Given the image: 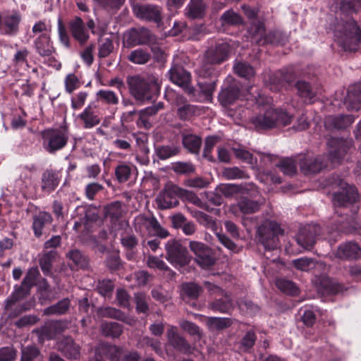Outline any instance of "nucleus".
<instances>
[{
	"instance_id": "nucleus-1",
	"label": "nucleus",
	"mask_w": 361,
	"mask_h": 361,
	"mask_svg": "<svg viewBox=\"0 0 361 361\" xmlns=\"http://www.w3.org/2000/svg\"><path fill=\"white\" fill-rule=\"evenodd\" d=\"M130 94L137 101L149 100L152 94L159 88L157 78L154 75L143 77L141 75L128 76L126 79Z\"/></svg>"
},
{
	"instance_id": "nucleus-2",
	"label": "nucleus",
	"mask_w": 361,
	"mask_h": 361,
	"mask_svg": "<svg viewBox=\"0 0 361 361\" xmlns=\"http://www.w3.org/2000/svg\"><path fill=\"white\" fill-rule=\"evenodd\" d=\"M342 26V30L337 28L334 34L338 45L344 51L357 50L358 44L361 43V29L351 18H348Z\"/></svg>"
},
{
	"instance_id": "nucleus-3",
	"label": "nucleus",
	"mask_w": 361,
	"mask_h": 361,
	"mask_svg": "<svg viewBox=\"0 0 361 361\" xmlns=\"http://www.w3.org/2000/svg\"><path fill=\"white\" fill-rule=\"evenodd\" d=\"M284 233V229L276 221L266 220L258 226L257 238L266 250H274L279 246V237Z\"/></svg>"
},
{
	"instance_id": "nucleus-4",
	"label": "nucleus",
	"mask_w": 361,
	"mask_h": 361,
	"mask_svg": "<svg viewBox=\"0 0 361 361\" xmlns=\"http://www.w3.org/2000/svg\"><path fill=\"white\" fill-rule=\"evenodd\" d=\"M292 116L282 109L269 108L264 114L252 118V123L258 129H268L276 126H286L290 123Z\"/></svg>"
},
{
	"instance_id": "nucleus-5",
	"label": "nucleus",
	"mask_w": 361,
	"mask_h": 361,
	"mask_svg": "<svg viewBox=\"0 0 361 361\" xmlns=\"http://www.w3.org/2000/svg\"><path fill=\"white\" fill-rule=\"evenodd\" d=\"M229 45L223 42L209 47L204 53L200 71L204 77L212 75L214 65L224 62L228 58Z\"/></svg>"
},
{
	"instance_id": "nucleus-6",
	"label": "nucleus",
	"mask_w": 361,
	"mask_h": 361,
	"mask_svg": "<svg viewBox=\"0 0 361 361\" xmlns=\"http://www.w3.org/2000/svg\"><path fill=\"white\" fill-rule=\"evenodd\" d=\"M166 259L175 268L180 269L191 261L187 248L176 239H170L165 244Z\"/></svg>"
},
{
	"instance_id": "nucleus-7",
	"label": "nucleus",
	"mask_w": 361,
	"mask_h": 361,
	"mask_svg": "<svg viewBox=\"0 0 361 361\" xmlns=\"http://www.w3.org/2000/svg\"><path fill=\"white\" fill-rule=\"evenodd\" d=\"M250 32L253 35V40L259 45H284L290 37V34L282 31L271 32L266 35L264 25L261 23L254 24L250 28Z\"/></svg>"
},
{
	"instance_id": "nucleus-8",
	"label": "nucleus",
	"mask_w": 361,
	"mask_h": 361,
	"mask_svg": "<svg viewBox=\"0 0 361 361\" xmlns=\"http://www.w3.org/2000/svg\"><path fill=\"white\" fill-rule=\"evenodd\" d=\"M43 147L50 154L63 149L68 142L66 132L58 129H47L42 133Z\"/></svg>"
},
{
	"instance_id": "nucleus-9",
	"label": "nucleus",
	"mask_w": 361,
	"mask_h": 361,
	"mask_svg": "<svg viewBox=\"0 0 361 361\" xmlns=\"http://www.w3.org/2000/svg\"><path fill=\"white\" fill-rule=\"evenodd\" d=\"M135 224L136 228L140 231L145 230L152 235H156L161 238H166L169 235V232L161 226L153 215L140 214L135 217Z\"/></svg>"
},
{
	"instance_id": "nucleus-10",
	"label": "nucleus",
	"mask_w": 361,
	"mask_h": 361,
	"mask_svg": "<svg viewBox=\"0 0 361 361\" xmlns=\"http://www.w3.org/2000/svg\"><path fill=\"white\" fill-rule=\"evenodd\" d=\"M183 194V190L176 185L168 183L156 198L158 207L167 209L178 204V197Z\"/></svg>"
},
{
	"instance_id": "nucleus-11",
	"label": "nucleus",
	"mask_w": 361,
	"mask_h": 361,
	"mask_svg": "<svg viewBox=\"0 0 361 361\" xmlns=\"http://www.w3.org/2000/svg\"><path fill=\"white\" fill-rule=\"evenodd\" d=\"M189 247L195 255V262L202 269H208L215 264L216 259L212 249L204 243L192 240Z\"/></svg>"
},
{
	"instance_id": "nucleus-12",
	"label": "nucleus",
	"mask_w": 361,
	"mask_h": 361,
	"mask_svg": "<svg viewBox=\"0 0 361 361\" xmlns=\"http://www.w3.org/2000/svg\"><path fill=\"white\" fill-rule=\"evenodd\" d=\"M339 187L341 190L334 194L333 202L335 206L345 207L355 202L359 199V194L355 186L341 180Z\"/></svg>"
},
{
	"instance_id": "nucleus-13",
	"label": "nucleus",
	"mask_w": 361,
	"mask_h": 361,
	"mask_svg": "<svg viewBox=\"0 0 361 361\" xmlns=\"http://www.w3.org/2000/svg\"><path fill=\"white\" fill-rule=\"evenodd\" d=\"M351 145L352 142L350 140H344L337 137L329 139L328 141L329 148V159L331 163L334 166L338 164Z\"/></svg>"
},
{
	"instance_id": "nucleus-14",
	"label": "nucleus",
	"mask_w": 361,
	"mask_h": 361,
	"mask_svg": "<svg viewBox=\"0 0 361 361\" xmlns=\"http://www.w3.org/2000/svg\"><path fill=\"white\" fill-rule=\"evenodd\" d=\"M293 78L292 71H279L275 73L265 72L264 74V82L271 91H280L287 83L291 82Z\"/></svg>"
},
{
	"instance_id": "nucleus-15",
	"label": "nucleus",
	"mask_w": 361,
	"mask_h": 361,
	"mask_svg": "<svg viewBox=\"0 0 361 361\" xmlns=\"http://www.w3.org/2000/svg\"><path fill=\"white\" fill-rule=\"evenodd\" d=\"M134 15L143 20L159 23L161 20V8L153 4H135L133 6Z\"/></svg>"
},
{
	"instance_id": "nucleus-16",
	"label": "nucleus",
	"mask_w": 361,
	"mask_h": 361,
	"mask_svg": "<svg viewBox=\"0 0 361 361\" xmlns=\"http://www.w3.org/2000/svg\"><path fill=\"white\" fill-rule=\"evenodd\" d=\"M321 232L317 224H307L300 228L297 236V243L305 250H310L315 243V239Z\"/></svg>"
},
{
	"instance_id": "nucleus-17",
	"label": "nucleus",
	"mask_w": 361,
	"mask_h": 361,
	"mask_svg": "<svg viewBox=\"0 0 361 361\" xmlns=\"http://www.w3.org/2000/svg\"><path fill=\"white\" fill-rule=\"evenodd\" d=\"M227 85L222 88L219 94V101L224 106H228L234 103L240 95V87L238 82L228 78L226 80Z\"/></svg>"
},
{
	"instance_id": "nucleus-18",
	"label": "nucleus",
	"mask_w": 361,
	"mask_h": 361,
	"mask_svg": "<svg viewBox=\"0 0 361 361\" xmlns=\"http://www.w3.org/2000/svg\"><path fill=\"white\" fill-rule=\"evenodd\" d=\"M77 118L80 121L85 129H90L99 125L101 122L99 113L92 104L87 106L84 110L78 115Z\"/></svg>"
},
{
	"instance_id": "nucleus-19",
	"label": "nucleus",
	"mask_w": 361,
	"mask_h": 361,
	"mask_svg": "<svg viewBox=\"0 0 361 361\" xmlns=\"http://www.w3.org/2000/svg\"><path fill=\"white\" fill-rule=\"evenodd\" d=\"M57 349L69 360H77L80 356V346L71 337L61 338L57 343Z\"/></svg>"
},
{
	"instance_id": "nucleus-20",
	"label": "nucleus",
	"mask_w": 361,
	"mask_h": 361,
	"mask_svg": "<svg viewBox=\"0 0 361 361\" xmlns=\"http://www.w3.org/2000/svg\"><path fill=\"white\" fill-rule=\"evenodd\" d=\"M33 47L36 53L42 57H49L56 51L50 34L39 35L34 40Z\"/></svg>"
},
{
	"instance_id": "nucleus-21",
	"label": "nucleus",
	"mask_w": 361,
	"mask_h": 361,
	"mask_svg": "<svg viewBox=\"0 0 361 361\" xmlns=\"http://www.w3.org/2000/svg\"><path fill=\"white\" fill-rule=\"evenodd\" d=\"M68 27L72 37L80 44H84L90 36L85 27V23L80 17H75L68 23Z\"/></svg>"
},
{
	"instance_id": "nucleus-22",
	"label": "nucleus",
	"mask_w": 361,
	"mask_h": 361,
	"mask_svg": "<svg viewBox=\"0 0 361 361\" xmlns=\"http://www.w3.org/2000/svg\"><path fill=\"white\" fill-rule=\"evenodd\" d=\"M336 255L343 259H357L361 257V248L354 242H347L338 246Z\"/></svg>"
},
{
	"instance_id": "nucleus-23",
	"label": "nucleus",
	"mask_w": 361,
	"mask_h": 361,
	"mask_svg": "<svg viewBox=\"0 0 361 361\" xmlns=\"http://www.w3.org/2000/svg\"><path fill=\"white\" fill-rule=\"evenodd\" d=\"M21 19L22 16L18 11H12L1 16V22L6 27L5 33L9 35H16L18 32Z\"/></svg>"
},
{
	"instance_id": "nucleus-24",
	"label": "nucleus",
	"mask_w": 361,
	"mask_h": 361,
	"mask_svg": "<svg viewBox=\"0 0 361 361\" xmlns=\"http://www.w3.org/2000/svg\"><path fill=\"white\" fill-rule=\"evenodd\" d=\"M169 78L174 84L187 87L190 81V74L181 66L173 65L169 71Z\"/></svg>"
},
{
	"instance_id": "nucleus-25",
	"label": "nucleus",
	"mask_w": 361,
	"mask_h": 361,
	"mask_svg": "<svg viewBox=\"0 0 361 361\" xmlns=\"http://www.w3.org/2000/svg\"><path fill=\"white\" fill-rule=\"evenodd\" d=\"M354 120L352 115L329 116L325 118L324 126L330 130L343 129L350 126Z\"/></svg>"
},
{
	"instance_id": "nucleus-26",
	"label": "nucleus",
	"mask_w": 361,
	"mask_h": 361,
	"mask_svg": "<svg viewBox=\"0 0 361 361\" xmlns=\"http://www.w3.org/2000/svg\"><path fill=\"white\" fill-rule=\"evenodd\" d=\"M53 221V218L49 212H39L32 217V229L34 235L37 238H39L43 234V229L50 225Z\"/></svg>"
},
{
	"instance_id": "nucleus-27",
	"label": "nucleus",
	"mask_w": 361,
	"mask_h": 361,
	"mask_svg": "<svg viewBox=\"0 0 361 361\" xmlns=\"http://www.w3.org/2000/svg\"><path fill=\"white\" fill-rule=\"evenodd\" d=\"M221 298L216 299L209 304V308L214 312L230 313L233 309V302L231 294L225 291V294H219Z\"/></svg>"
},
{
	"instance_id": "nucleus-28",
	"label": "nucleus",
	"mask_w": 361,
	"mask_h": 361,
	"mask_svg": "<svg viewBox=\"0 0 361 361\" xmlns=\"http://www.w3.org/2000/svg\"><path fill=\"white\" fill-rule=\"evenodd\" d=\"M264 199L259 197L257 200L242 197L236 204V207L244 214H250L258 212L264 204Z\"/></svg>"
},
{
	"instance_id": "nucleus-29",
	"label": "nucleus",
	"mask_w": 361,
	"mask_h": 361,
	"mask_svg": "<svg viewBox=\"0 0 361 361\" xmlns=\"http://www.w3.org/2000/svg\"><path fill=\"white\" fill-rule=\"evenodd\" d=\"M59 182V173L52 169H47L42 175V190L50 193L56 188Z\"/></svg>"
},
{
	"instance_id": "nucleus-30",
	"label": "nucleus",
	"mask_w": 361,
	"mask_h": 361,
	"mask_svg": "<svg viewBox=\"0 0 361 361\" xmlns=\"http://www.w3.org/2000/svg\"><path fill=\"white\" fill-rule=\"evenodd\" d=\"M327 166L321 157L313 159H307L300 164V169L305 174L317 173Z\"/></svg>"
},
{
	"instance_id": "nucleus-31",
	"label": "nucleus",
	"mask_w": 361,
	"mask_h": 361,
	"mask_svg": "<svg viewBox=\"0 0 361 361\" xmlns=\"http://www.w3.org/2000/svg\"><path fill=\"white\" fill-rule=\"evenodd\" d=\"M99 314L104 317H109L115 319L122 321L123 322L133 326L135 324L136 320L133 317H130L121 310H117L114 307H104L100 308L99 310Z\"/></svg>"
},
{
	"instance_id": "nucleus-32",
	"label": "nucleus",
	"mask_w": 361,
	"mask_h": 361,
	"mask_svg": "<svg viewBox=\"0 0 361 361\" xmlns=\"http://www.w3.org/2000/svg\"><path fill=\"white\" fill-rule=\"evenodd\" d=\"M176 104L177 106V115L181 120H188L196 113L197 107L188 103L183 97H177Z\"/></svg>"
},
{
	"instance_id": "nucleus-33",
	"label": "nucleus",
	"mask_w": 361,
	"mask_h": 361,
	"mask_svg": "<svg viewBox=\"0 0 361 361\" xmlns=\"http://www.w3.org/2000/svg\"><path fill=\"white\" fill-rule=\"evenodd\" d=\"M35 164L25 165L20 168L19 178L18 180L21 190L27 189L32 184V173L37 171Z\"/></svg>"
},
{
	"instance_id": "nucleus-34",
	"label": "nucleus",
	"mask_w": 361,
	"mask_h": 361,
	"mask_svg": "<svg viewBox=\"0 0 361 361\" xmlns=\"http://www.w3.org/2000/svg\"><path fill=\"white\" fill-rule=\"evenodd\" d=\"M206 8L203 0H190L185 8V15L191 19L202 18L205 15Z\"/></svg>"
},
{
	"instance_id": "nucleus-35",
	"label": "nucleus",
	"mask_w": 361,
	"mask_h": 361,
	"mask_svg": "<svg viewBox=\"0 0 361 361\" xmlns=\"http://www.w3.org/2000/svg\"><path fill=\"white\" fill-rule=\"evenodd\" d=\"M164 108L162 102H159L152 106H148L138 111V120L137 121L138 126H143L146 128H149V123L148 117L155 115L159 110Z\"/></svg>"
},
{
	"instance_id": "nucleus-36",
	"label": "nucleus",
	"mask_w": 361,
	"mask_h": 361,
	"mask_svg": "<svg viewBox=\"0 0 361 361\" xmlns=\"http://www.w3.org/2000/svg\"><path fill=\"white\" fill-rule=\"evenodd\" d=\"M167 336L169 342L172 345L178 349L179 350L188 353H190V346L188 343L181 337L175 330L174 328H171L167 331Z\"/></svg>"
},
{
	"instance_id": "nucleus-37",
	"label": "nucleus",
	"mask_w": 361,
	"mask_h": 361,
	"mask_svg": "<svg viewBox=\"0 0 361 361\" xmlns=\"http://www.w3.org/2000/svg\"><path fill=\"white\" fill-rule=\"evenodd\" d=\"M182 142L190 152L198 154L202 145V139L196 135L183 133Z\"/></svg>"
},
{
	"instance_id": "nucleus-38",
	"label": "nucleus",
	"mask_w": 361,
	"mask_h": 361,
	"mask_svg": "<svg viewBox=\"0 0 361 361\" xmlns=\"http://www.w3.org/2000/svg\"><path fill=\"white\" fill-rule=\"evenodd\" d=\"M30 289L26 286H24L22 283L20 286L16 287L12 295L6 300V310H11L13 305H15L16 302L23 299L30 294Z\"/></svg>"
},
{
	"instance_id": "nucleus-39",
	"label": "nucleus",
	"mask_w": 361,
	"mask_h": 361,
	"mask_svg": "<svg viewBox=\"0 0 361 361\" xmlns=\"http://www.w3.org/2000/svg\"><path fill=\"white\" fill-rule=\"evenodd\" d=\"M66 257L78 268L87 269L89 267V259L78 249L70 250L67 252Z\"/></svg>"
},
{
	"instance_id": "nucleus-40",
	"label": "nucleus",
	"mask_w": 361,
	"mask_h": 361,
	"mask_svg": "<svg viewBox=\"0 0 361 361\" xmlns=\"http://www.w3.org/2000/svg\"><path fill=\"white\" fill-rule=\"evenodd\" d=\"M132 42L142 44L149 42L152 39L150 31L147 28L133 29L129 32Z\"/></svg>"
},
{
	"instance_id": "nucleus-41",
	"label": "nucleus",
	"mask_w": 361,
	"mask_h": 361,
	"mask_svg": "<svg viewBox=\"0 0 361 361\" xmlns=\"http://www.w3.org/2000/svg\"><path fill=\"white\" fill-rule=\"evenodd\" d=\"M101 353L109 361H120L123 353V349L122 347L116 345H103L101 347Z\"/></svg>"
},
{
	"instance_id": "nucleus-42",
	"label": "nucleus",
	"mask_w": 361,
	"mask_h": 361,
	"mask_svg": "<svg viewBox=\"0 0 361 361\" xmlns=\"http://www.w3.org/2000/svg\"><path fill=\"white\" fill-rule=\"evenodd\" d=\"M70 305V300L68 298H64L57 303L44 309V314L46 315L63 314L68 312Z\"/></svg>"
},
{
	"instance_id": "nucleus-43",
	"label": "nucleus",
	"mask_w": 361,
	"mask_h": 361,
	"mask_svg": "<svg viewBox=\"0 0 361 361\" xmlns=\"http://www.w3.org/2000/svg\"><path fill=\"white\" fill-rule=\"evenodd\" d=\"M101 329L105 336L113 338H118L123 333V326L117 322H103Z\"/></svg>"
},
{
	"instance_id": "nucleus-44",
	"label": "nucleus",
	"mask_w": 361,
	"mask_h": 361,
	"mask_svg": "<svg viewBox=\"0 0 361 361\" xmlns=\"http://www.w3.org/2000/svg\"><path fill=\"white\" fill-rule=\"evenodd\" d=\"M298 94L304 103H312L315 96L309 83L305 81H298L296 84Z\"/></svg>"
},
{
	"instance_id": "nucleus-45",
	"label": "nucleus",
	"mask_w": 361,
	"mask_h": 361,
	"mask_svg": "<svg viewBox=\"0 0 361 361\" xmlns=\"http://www.w3.org/2000/svg\"><path fill=\"white\" fill-rule=\"evenodd\" d=\"M348 102L353 104V108L359 109L361 105V84L350 87L346 97Z\"/></svg>"
},
{
	"instance_id": "nucleus-46",
	"label": "nucleus",
	"mask_w": 361,
	"mask_h": 361,
	"mask_svg": "<svg viewBox=\"0 0 361 361\" xmlns=\"http://www.w3.org/2000/svg\"><path fill=\"white\" fill-rule=\"evenodd\" d=\"M96 96L99 101L108 105H116L119 102L117 94L110 90H99Z\"/></svg>"
},
{
	"instance_id": "nucleus-47",
	"label": "nucleus",
	"mask_w": 361,
	"mask_h": 361,
	"mask_svg": "<svg viewBox=\"0 0 361 361\" xmlns=\"http://www.w3.org/2000/svg\"><path fill=\"white\" fill-rule=\"evenodd\" d=\"M56 255L57 252L55 250H50L42 255L39 259V266L44 274L48 275L51 273V264Z\"/></svg>"
},
{
	"instance_id": "nucleus-48",
	"label": "nucleus",
	"mask_w": 361,
	"mask_h": 361,
	"mask_svg": "<svg viewBox=\"0 0 361 361\" xmlns=\"http://www.w3.org/2000/svg\"><path fill=\"white\" fill-rule=\"evenodd\" d=\"M105 216L112 221H117L123 214L122 205L120 202H114L105 207Z\"/></svg>"
},
{
	"instance_id": "nucleus-49",
	"label": "nucleus",
	"mask_w": 361,
	"mask_h": 361,
	"mask_svg": "<svg viewBox=\"0 0 361 361\" xmlns=\"http://www.w3.org/2000/svg\"><path fill=\"white\" fill-rule=\"evenodd\" d=\"M193 216L204 226L210 228L214 231H217V224L211 216L200 211H195L193 214Z\"/></svg>"
},
{
	"instance_id": "nucleus-50",
	"label": "nucleus",
	"mask_w": 361,
	"mask_h": 361,
	"mask_svg": "<svg viewBox=\"0 0 361 361\" xmlns=\"http://www.w3.org/2000/svg\"><path fill=\"white\" fill-rule=\"evenodd\" d=\"M128 59L135 64H145L150 59V54L147 51L142 49H137L131 51L128 56Z\"/></svg>"
},
{
	"instance_id": "nucleus-51",
	"label": "nucleus",
	"mask_w": 361,
	"mask_h": 361,
	"mask_svg": "<svg viewBox=\"0 0 361 361\" xmlns=\"http://www.w3.org/2000/svg\"><path fill=\"white\" fill-rule=\"evenodd\" d=\"M232 321L229 318L225 317H209L207 324L210 329L215 330H222L232 325Z\"/></svg>"
},
{
	"instance_id": "nucleus-52",
	"label": "nucleus",
	"mask_w": 361,
	"mask_h": 361,
	"mask_svg": "<svg viewBox=\"0 0 361 361\" xmlns=\"http://www.w3.org/2000/svg\"><path fill=\"white\" fill-rule=\"evenodd\" d=\"M222 175L228 180L249 178V175L247 173L235 166L224 169Z\"/></svg>"
},
{
	"instance_id": "nucleus-53",
	"label": "nucleus",
	"mask_w": 361,
	"mask_h": 361,
	"mask_svg": "<svg viewBox=\"0 0 361 361\" xmlns=\"http://www.w3.org/2000/svg\"><path fill=\"white\" fill-rule=\"evenodd\" d=\"M234 71L239 76L245 78H250L255 74V71L252 66L244 62H238L235 64Z\"/></svg>"
},
{
	"instance_id": "nucleus-54",
	"label": "nucleus",
	"mask_w": 361,
	"mask_h": 361,
	"mask_svg": "<svg viewBox=\"0 0 361 361\" xmlns=\"http://www.w3.org/2000/svg\"><path fill=\"white\" fill-rule=\"evenodd\" d=\"M221 20L224 25H236L243 23L240 16L232 10L224 12L221 16Z\"/></svg>"
},
{
	"instance_id": "nucleus-55",
	"label": "nucleus",
	"mask_w": 361,
	"mask_h": 361,
	"mask_svg": "<svg viewBox=\"0 0 361 361\" xmlns=\"http://www.w3.org/2000/svg\"><path fill=\"white\" fill-rule=\"evenodd\" d=\"M183 297H188L189 299H197L201 291L200 286L194 283H184L182 287Z\"/></svg>"
},
{
	"instance_id": "nucleus-56",
	"label": "nucleus",
	"mask_w": 361,
	"mask_h": 361,
	"mask_svg": "<svg viewBox=\"0 0 361 361\" xmlns=\"http://www.w3.org/2000/svg\"><path fill=\"white\" fill-rule=\"evenodd\" d=\"M131 174V168L125 163H121L115 169V176L119 183L127 181Z\"/></svg>"
},
{
	"instance_id": "nucleus-57",
	"label": "nucleus",
	"mask_w": 361,
	"mask_h": 361,
	"mask_svg": "<svg viewBox=\"0 0 361 361\" xmlns=\"http://www.w3.org/2000/svg\"><path fill=\"white\" fill-rule=\"evenodd\" d=\"M179 152L180 148L174 145L162 146L157 149V156L161 159H167Z\"/></svg>"
},
{
	"instance_id": "nucleus-58",
	"label": "nucleus",
	"mask_w": 361,
	"mask_h": 361,
	"mask_svg": "<svg viewBox=\"0 0 361 361\" xmlns=\"http://www.w3.org/2000/svg\"><path fill=\"white\" fill-rule=\"evenodd\" d=\"M340 8L345 13L357 12L361 10V0H343Z\"/></svg>"
},
{
	"instance_id": "nucleus-59",
	"label": "nucleus",
	"mask_w": 361,
	"mask_h": 361,
	"mask_svg": "<svg viewBox=\"0 0 361 361\" xmlns=\"http://www.w3.org/2000/svg\"><path fill=\"white\" fill-rule=\"evenodd\" d=\"M138 345L140 347L150 346L157 354L160 355L162 353L161 343L149 336L141 338L138 341Z\"/></svg>"
},
{
	"instance_id": "nucleus-60",
	"label": "nucleus",
	"mask_w": 361,
	"mask_h": 361,
	"mask_svg": "<svg viewBox=\"0 0 361 361\" xmlns=\"http://www.w3.org/2000/svg\"><path fill=\"white\" fill-rule=\"evenodd\" d=\"M66 91L71 94L80 87V82L78 78L73 73L68 74L64 80Z\"/></svg>"
},
{
	"instance_id": "nucleus-61",
	"label": "nucleus",
	"mask_w": 361,
	"mask_h": 361,
	"mask_svg": "<svg viewBox=\"0 0 361 361\" xmlns=\"http://www.w3.org/2000/svg\"><path fill=\"white\" fill-rule=\"evenodd\" d=\"M51 25L44 20H38L35 23L32 27V32L34 35L37 34H50L51 32Z\"/></svg>"
},
{
	"instance_id": "nucleus-62",
	"label": "nucleus",
	"mask_w": 361,
	"mask_h": 361,
	"mask_svg": "<svg viewBox=\"0 0 361 361\" xmlns=\"http://www.w3.org/2000/svg\"><path fill=\"white\" fill-rule=\"evenodd\" d=\"M88 95V92L85 91H81L77 93L71 98V108L74 110L80 109L85 105Z\"/></svg>"
},
{
	"instance_id": "nucleus-63",
	"label": "nucleus",
	"mask_w": 361,
	"mask_h": 361,
	"mask_svg": "<svg viewBox=\"0 0 361 361\" xmlns=\"http://www.w3.org/2000/svg\"><path fill=\"white\" fill-rule=\"evenodd\" d=\"M237 194L249 195L252 197H257L259 195L256 186L252 183L237 184Z\"/></svg>"
},
{
	"instance_id": "nucleus-64",
	"label": "nucleus",
	"mask_w": 361,
	"mask_h": 361,
	"mask_svg": "<svg viewBox=\"0 0 361 361\" xmlns=\"http://www.w3.org/2000/svg\"><path fill=\"white\" fill-rule=\"evenodd\" d=\"M114 51L113 41L109 38L104 39L99 46L98 56L107 57Z\"/></svg>"
}]
</instances>
